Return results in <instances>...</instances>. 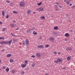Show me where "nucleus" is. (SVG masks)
I'll use <instances>...</instances> for the list:
<instances>
[{"mask_svg":"<svg viewBox=\"0 0 75 75\" xmlns=\"http://www.w3.org/2000/svg\"><path fill=\"white\" fill-rule=\"evenodd\" d=\"M23 44H22V46L24 47V46L25 45V44H26V45H28L29 41H28V39H26L25 42L23 40Z\"/></svg>","mask_w":75,"mask_h":75,"instance_id":"2","label":"nucleus"},{"mask_svg":"<svg viewBox=\"0 0 75 75\" xmlns=\"http://www.w3.org/2000/svg\"><path fill=\"white\" fill-rule=\"evenodd\" d=\"M20 5L21 7H24L25 6V3L23 2H21L20 4Z\"/></svg>","mask_w":75,"mask_h":75,"instance_id":"3","label":"nucleus"},{"mask_svg":"<svg viewBox=\"0 0 75 75\" xmlns=\"http://www.w3.org/2000/svg\"><path fill=\"white\" fill-rule=\"evenodd\" d=\"M15 72V70H13L11 72L13 74Z\"/></svg>","mask_w":75,"mask_h":75,"instance_id":"24","label":"nucleus"},{"mask_svg":"<svg viewBox=\"0 0 75 75\" xmlns=\"http://www.w3.org/2000/svg\"><path fill=\"white\" fill-rule=\"evenodd\" d=\"M70 59V57L68 56L67 58V60H69V59Z\"/></svg>","mask_w":75,"mask_h":75,"instance_id":"27","label":"nucleus"},{"mask_svg":"<svg viewBox=\"0 0 75 75\" xmlns=\"http://www.w3.org/2000/svg\"><path fill=\"white\" fill-rule=\"evenodd\" d=\"M13 42H17V40L14 39L13 40Z\"/></svg>","mask_w":75,"mask_h":75,"instance_id":"20","label":"nucleus"},{"mask_svg":"<svg viewBox=\"0 0 75 75\" xmlns=\"http://www.w3.org/2000/svg\"><path fill=\"white\" fill-rule=\"evenodd\" d=\"M33 34L34 35H37V32H35V33H33Z\"/></svg>","mask_w":75,"mask_h":75,"instance_id":"32","label":"nucleus"},{"mask_svg":"<svg viewBox=\"0 0 75 75\" xmlns=\"http://www.w3.org/2000/svg\"><path fill=\"white\" fill-rule=\"evenodd\" d=\"M10 34L11 35H12V36H14V35H13V34L12 33H11Z\"/></svg>","mask_w":75,"mask_h":75,"instance_id":"40","label":"nucleus"},{"mask_svg":"<svg viewBox=\"0 0 75 75\" xmlns=\"http://www.w3.org/2000/svg\"><path fill=\"white\" fill-rule=\"evenodd\" d=\"M54 63H55V64H58V62L57 61V60H54Z\"/></svg>","mask_w":75,"mask_h":75,"instance_id":"21","label":"nucleus"},{"mask_svg":"<svg viewBox=\"0 0 75 75\" xmlns=\"http://www.w3.org/2000/svg\"><path fill=\"white\" fill-rule=\"evenodd\" d=\"M40 39H42V36H41L40 37Z\"/></svg>","mask_w":75,"mask_h":75,"instance_id":"47","label":"nucleus"},{"mask_svg":"<svg viewBox=\"0 0 75 75\" xmlns=\"http://www.w3.org/2000/svg\"><path fill=\"white\" fill-rule=\"evenodd\" d=\"M38 48H44V45H38L37 46Z\"/></svg>","mask_w":75,"mask_h":75,"instance_id":"4","label":"nucleus"},{"mask_svg":"<svg viewBox=\"0 0 75 75\" xmlns=\"http://www.w3.org/2000/svg\"><path fill=\"white\" fill-rule=\"evenodd\" d=\"M18 28H17V29H16V30H18Z\"/></svg>","mask_w":75,"mask_h":75,"instance_id":"57","label":"nucleus"},{"mask_svg":"<svg viewBox=\"0 0 75 75\" xmlns=\"http://www.w3.org/2000/svg\"><path fill=\"white\" fill-rule=\"evenodd\" d=\"M63 69H65V68H64Z\"/></svg>","mask_w":75,"mask_h":75,"instance_id":"64","label":"nucleus"},{"mask_svg":"<svg viewBox=\"0 0 75 75\" xmlns=\"http://www.w3.org/2000/svg\"><path fill=\"white\" fill-rule=\"evenodd\" d=\"M31 57L32 58H34V57H35V55H33L31 56Z\"/></svg>","mask_w":75,"mask_h":75,"instance_id":"36","label":"nucleus"},{"mask_svg":"<svg viewBox=\"0 0 75 75\" xmlns=\"http://www.w3.org/2000/svg\"><path fill=\"white\" fill-rule=\"evenodd\" d=\"M57 61L58 62H58H62V60H61V59H60L59 58L58 59H57Z\"/></svg>","mask_w":75,"mask_h":75,"instance_id":"10","label":"nucleus"},{"mask_svg":"<svg viewBox=\"0 0 75 75\" xmlns=\"http://www.w3.org/2000/svg\"><path fill=\"white\" fill-rule=\"evenodd\" d=\"M37 10H38V8H37Z\"/></svg>","mask_w":75,"mask_h":75,"instance_id":"61","label":"nucleus"},{"mask_svg":"<svg viewBox=\"0 0 75 75\" xmlns=\"http://www.w3.org/2000/svg\"><path fill=\"white\" fill-rule=\"evenodd\" d=\"M6 28H4L2 30L3 31H6Z\"/></svg>","mask_w":75,"mask_h":75,"instance_id":"31","label":"nucleus"},{"mask_svg":"<svg viewBox=\"0 0 75 75\" xmlns=\"http://www.w3.org/2000/svg\"><path fill=\"white\" fill-rule=\"evenodd\" d=\"M72 4H70V6H72Z\"/></svg>","mask_w":75,"mask_h":75,"instance_id":"53","label":"nucleus"},{"mask_svg":"<svg viewBox=\"0 0 75 75\" xmlns=\"http://www.w3.org/2000/svg\"><path fill=\"white\" fill-rule=\"evenodd\" d=\"M11 27H14V25L13 24L11 25Z\"/></svg>","mask_w":75,"mask_h":75,"instance_id":"30","label":"nucleus"},{"mask_svg":"<svg viewBox=\"0 0 75 75\" xmlns=\"http://www.w3.org/2000/svg\"><path fill=\"white\" fill-rule=\"evenodd\" d=\"M35 28H34V27H33V29H32L31 30H34V29Z\"/></svg>","mask_w":75,"mask_h":75,"instance_id":"48","label":"nucleus"},{"mask_svg":"<svg viewBox=\"0 0 75 75\" xmlns=\"http://www.w3.org/2000/svg\"><path fill=\"white\" fill-rule=\"evenodd\" d=\"M39 10L40 11H44V8L42 7H40L39 8Z\"/></svg>","mask_w":75,"mask_h":75,"instance_id":"12","label":"nucleus"},{"mask_svg":"<svg viewBox=\"0 0 75 75\" xmlns=\"http://www.w3.org/2000/svg\"><path fill=\"white\" fill-rule=\"evenodd\" d=\"M2 24V22H0V24Z\"/></svg>","mask_w":75,"mask_h":75,"instance_id":"54","label":"nucleus"},{"mask_svg":"<svg viewBox=\"0 0 75 75\" xmlns=\"http://www.w3.org/2000/svg\"><path fill=\"white\" fill-rule=\"evenodd\" d=\"M12 41H13V40L11 39V40L8 41V42H5V41H2L1 42H0V44L3 45L4 44H9V45H11V42H12Z\"/></svg>","mask_w":75,"mask_h":75,"instance_id":"1","label":"nucleus"},{"mask_svg":"<svg viewBox=\"0 0 75 75\" xmlns=\"http://www.w3.org/2000/svg\"><path fill=\"white\" fill-rule=\"evenodd\" d=\"M53 53L54 54H55V55H56L57 54V52H53Z\"/></svg>","mask_w":75,"mask_h":75,"instance_id":"33","label":"nucleus"},{"mask_svg":"<svg viewBox=\"0 0 75 75\" xmlns=\"http://www.w3.org/2000/svg\"><path fill=\"white\" fill-rule=\"evenodd\" d=\"M26 13L27 14H29L30 13H31V10H28L26 12Z\"/></svg>","mask_w":75,"mask_h":75,"instance_id":"16","label":"nucleus"},{"mask_svg":"<svg viewBox=\"0 0 75 75\" xmlns=\"http://www.w3.org/2000/svg\"><path fill=\"white\" fill-rule=\"evenodd\" d=\"M59 3H58L57 2H56L55 4H57V5H59Z\"/></svg>","mask_w":75,"mask_h":75,"instance_id":"29","label":"nucleus"},{"mask_svg":"<svg viewBox=\"0 0 75 75\" xmlns=\"http://www.w3.org/2000/svg\"><path fill=\"white\" fill-rule=\"evenodd\" d=\"M59 6V7L60 8H62V6Z\"/></svg>","mask_w":75,"mask_h":75,"instance_id":"45","label":"nucleus"},{"mask_svg":"<svg viewBox=\"0 0 75 75\" xmlns=\"http://www.w3.org/2000/svg\"><path fill=\"white\" fill-rule=\"evenodd\" d=\"M54 30H58V27L57 26L54 27Z\"/></svg>","mask_w":75,"mask_h":75,"instance_id":"18","label":"nucleus"},{"mask_svg":"<svg viewBox=\"0 0 75 75\" xmlns=\"http://www.w3.org/2000/svg\"><path fill=\"white\" fill-rule=\"evenodd\" d=\"M13 13H15L16 14L17 13V11H13Z\"/></svg>","mask_w":75,"mask_h":75,"instance_id":"38","label":"nucleus"},{"mask_svg":"<svg viewBox=\"0 0 75 75\" xmlns=\"http://www.w3.org/2000/svg\"><path fill=\"white\" fill-rule=\"evenodd\" d=\"M45 75H49L48 74V73H46L45 74Z\"/></svg>","mask_w":75,"mask_h":75,"instance_id":"49","label":"nucleus"},{"mask_svg":"<svg viewBox=\"0 0 75 75\" xmlns=\"http://www.w3.org/2000/svg\"><path fill=\"white\" fill-rule=\"evenodd\" d=\"M71 32H72V30L70 31Z\"/></svg>","mask_w":75,"mask_h":75,"instance_id":"63","label":"nucleus"},{"mask_svg":"<svg viewBox=\"0 0 75 75\" xmlns=\"http://www.w3.org/2000/svg\"><path fill=\"white\" fill-rule=\"evenodd\" d=\"M36 56L38 57H40V56H41V55L40 54V53H38L36 54Z\"/></svg>","mask_w":75,"mask_h":75,"instance_id":"14","label":"nucleus"},{"mask_svg":"<svg viewBox=\"0 0 75 75\" xmlns=\"http://www.w3.org/2000/svg\"><path fill=\"white\" fill-rule=\"evenodd\" d=\"M5 13V11L3 10L2 11V16H4L5 15V13Z\"/></svg>","mask_w":75,"mask_h":75,"instance_id":"9","label":"nucleus"},{"mask_svg":"<svg viewBox=\"0 0 75 75\" xmlns=\"http://www.w3.org/2000/svg\"><path fill=\"white\" fill-rule=\"evenodd\" d=\"M10 62H11V63L14 62V60H13L12 59H11L10 60Z\"/></svg>","mask_w":75,"mask_h":75,"instance_id":"13","label":"nucleus"},{"mask_svg":"<svg viewBox=\"0 0 75 75\" xmlns=\"http://www.w3.org/2000/svg\"><path fill=\"white\" fill-rule=\"evenodd\" d=\"M5 70L6 71H7V72H8L9 71V68H7Z\"/></svg>","mask_w":75,"mask_h":75,"instance_id":"19","label":"nucleus"},{"mask_svg":"<svg viewBox=\"0 0 75 75\" xmlns=\"http://www.w3.org/2000/svg\"><path fill=\"white\" fill-rule=\"evenodd\" d=\"M2 39H3V40H4V38H2Z\"/></svg>","mask_w":75,"mask_h":75,"instance_id":"58","label":"nucleus"},{"mask_svg":"<svg viewBox=\"0 0 75 75\" xmlns=\"http://www.w3.org/2000/svg\"><path fill=\"white\" fill-rule=\"evenodd\" d=\"M35 64L33 63L32 65V67H33V68H34V67H35Z\"/></svg>","mask_w":75,"mask_h":75,"instance_id":"17","label":"nucleus"},{"mask_svg":"<svg viewBox=\"0 0 75 75\" xmlns=\"http://www.w3.org/2000/svg\"><path fill=\"white\" fill-rule=\"evenodd\" d=\"M1 60L0 59V63L1 62Z\"/></svg>","mask_w":75,"mask_h":75,"instance_id":"62","label":"nucleus"},{"mask_svg":"<svg viewBox=\"0 0 75 75\" xmlns=\"http://www.w3.org/2000/svg\"><path fill=\"white\" fill-rule=\"evenodd\" d=\"M11 57V54H8L7 55V58H8L9 57Z\"/></svg>","mask_w":75,"mask_h":75,"instance_id":"15","label":"nucleus"},{"mask_svg":"<svg viewBox=\"0 0 75 75\" xmlns=\"http://www.w3.org/2000/svg\"><path fill=\"white\" fill-rule=\"evenodd\" d=\"M52 34H54V35H55L57 34V33L56 32H52Z\"/></svg>","mask_w":75,"mask_h":75,"instance_id":"25","label":"nucleus"},{"mask_svg":"<svg viewBox=\"0 0 75 75\" xmlns=\"http://www.w3.org/2000/svg\"><path fill=\"white\" fill-rule=\"evenodd\" d=\"M57 54H61V53H60V52H58L57 53Z\"/></svg>","mask_w":75,"mask_h":75,"instance_id":"50","label":"nucleus"},{"mask_svg":"<svg viewBox=\"0 0 75 75\" xmlns=\"http://www.w3.org/2000/svg\"><path fill=\"white\" fill-rule=\"evenodd\" d=\"M66 50H67V51H71L72 50V49H71V47H68L66 48Z\"/></svg>","mask_w":75,"mask_h":75,"instance_id":"5","label":"nucleus"},{"mask_svg":"<svg viewBox=\"0 0 75 75\" xmlns=\"http://www.w3.org/2000/svg\"><path fill=\"white\" fill-rule=\"evenodd\" d=\"M64 2H65V3H67V0H64Z\"/></svg>","mask_w":75,"mask_h":75,"instance_id":"39","label":"nucleus"},{"mask_svg":"<svg viewBox=\"0 0 75 75\" xmlns=\"http://www.w3.org/2000/svg\"><path fill=\"white\" fill-rule=\"evenodd\" d=\"M7 3H10V1H6Z\"/></svg>","mask_w":75,"mask_h":75,"instance_id":"41","label":"nucleus"},{"mask_svg":"<svg viewBox=\"0 0 75 75\" xmlns=\"http://www.w3.org/2000/svg\"><path fill=\"white\" fill-rule=\"evenodd\" d=\"M25 63H28V62H27V61L26 60H25Z\"/></svg>","mask_w":75,"mask_h":75,"instance_id":"44","label":"nucleus"},{"mask_svg":"<svg viewBox=\"0 0 75 75\" xmlns=\"http://www.w3.org/2000/svg\"><path fill=\"white\" fill-rule=\"evenodd\" d=\"M41 18H42V19H45V17L44 16H42L40 17Z\"/></svg>","mask_w":75,"mask_h":75,"instance_id":"26","label":"nucleus"},{"mask_svg":"<svg viewBox=\"0 0 75 75\" xmlns=\"http://www.w3.org/2000/svg\"><path fill=\"white\" fill-rule=\"evenodd\" d=\"M5 68H6V67H4V66H3L2 67L3 69H5Z\"/></svg>","mask_w":75,"mask_h":75,"instance_id":"34","label":"nucleus"},{"mask_svg":"<svg viewBox=\"0 0 75 75\" xmlns=\"http://www.w3.org/2000/svg\"><path fill=\"white\" fill-rule=\"evenodd\" d=\"M2 52H4V49H3L2 50Z\"/></svg>","mask_w":75,"mask_h":75,"instance_id":"46","label":"nucleus"},{"mask_svg":"<svg viewBox=\"0 0 75 75\" xmlns=\"http://www.w3.org/2000/svg\"><path fill=\"white\" fill-rule=\"evenodd\" d=\"M29 69V68H27L26 69Z\"/></svg>","mask_w":75,"mask_h":75,"instance_id":"60","label":"nucleus"},{"mask_svg":"<svg viewBox=\"0 0 75 75\" xmlns=\"http://www.w3.org/2000/svg\"><path fill=\"white\" fill-rule=\"evenodd\" d=\"M65 41H67V39H65Z\"/></svg>","mask_w":75,"mask_h":75,"instance_id":"51","label":"nucleus"},{"mask_svg":"<svg viewBox=\"0 0 75 75\" xmlns=\"http://www.w3.org/2000/svg\"><path fill=\"white\" fill-rule=\"evenodd\" d=\"M58 10V9H56V11H57V10Z\"/></svg>","mask_w":75,"mask_h":75,"instance_id":"56","label":"nucleus"},{"mask_svg":"<svg viewBox=\"0 0 75 75\" xmlns=\"http://www.w3.org/2000/svg\"><path fill=\"white\" fill-rule=\"evenodd\" d=\"M2 37H0V40H1L2 39Z\"/></svg>","mask_w":75,"mask_h":75,"instance_id":"55","label":"nucleus"},{"mask_svg":"<svg viewBox=\"0 0 75 75\" xmlns=\"http://www.w3.org/2000/svg\"><path fill=\"white\" fill-rule=\"evenodd\" d=\"M66 16L67 17H68V14H66Z\"/></svg>","mask_w":75,"mask_h":75,"instance_id":"42","label":"nucleus"},{"mask_svg":"<svg viewBox=\"0 0 75 75\" xmlns=\"http://www.w3.org/2000/svg\"><path fill=\"white\" fill-rule=\"evenodd\" d=\"M65 36L66 37H69V35L68 33H66L65 35Z\"/></svg>","mask_w":75,"mask_h":75,"instance_id":"7","label":"nucleus"},{"mask_svg":"<svg viewBox=\"0 0 75 75\" xmlns=\"http://www.w3.org/2000/svg\"><path fill=\"white\" fill-rule=\"evenodd\" d=\"M13 23H16V21H13Z\"/></svg>","mask_w":75,"mask_h":75,"instance_id":"52","label":"nucleus"},{"mask_svg":"<svg viewBox=\"0 0 75 75\" xmlns=\"http://www.w3.org/2000/svg\"><path fill=\"white\" fill-rule=\"evenodd\" d=\"M42 2H40L38 4V6H40V5H41V4H42Z\"/></svg>","mask_w":75,"mask_h":75,"instance_id":"23","label":"nucleus"},{"mask_svg":"<svg viewBox=\"0 0 75 75\" xmlns=\"http://www.w3.org/2000/svg\"><path fill=\"white\" fill-rule=\"evenodd\" d=\"M55 39V38L52 37H50L49 38V40H50V41H53V40H54Z\"/></svg>","mask_w":75,"mask_h":75,"instance_id":"6","label":"nucleus"},{"mask_svg":"<svg viewBox=\"0 0 75 75\" xmlns=\"http://www.w3.org/2000/svg\"><path fill=\"white\" fill-rule=\"evenodd\" d=\"M33 13H35V14L36 12H33Z\"/></svg>","mask_w":75,"mask_h":75,"instance_id":"59","label":"nucleus"},{"mask_svg":"<svg viewBox=\"0 0 75 75\" xmlns=\"http://www.w3.org/2000/svg\"><path fill=\"white\" fill-rule=\"evenodd\" d=\"M67 4L68 5L69 4V2H68V1H67Z\"/></svg>","mask_w":75,"mask_h":75,"instance_id":"35","label":"nucleus"},{"mask_svg":"<svg viewBox=\"0 0 75 75\" xmlns=\"http://www.w3.org/2000/svg\"><path fill=\"white\" fill-rule=\"evenodd\" d=\"M28 30H27L26 31V33H30L31 32V29H28Z\"/></svg>","mask_w":75,"mask_h":75,"instance_id":"11","label":"nucleus"},{"mask_svg":"<svg viewBox=\"0 0 75 75\" xmlns=\"http://www.w3.org/2000/svg\"><path fill=\"white\" fill-rule=\"evenodd\" d=\"M8 17H9V16L8 15H7L6 16V18H8Z\"/></svg>","mask_w":75,"mask_h":75,"instance_id":"28","label":"nucleus"},{"mask_svg":"<svg viewBox=\"0 0 75 75\" xmlns=\"http://www.w3.org/2000/svg\"><path fill=\"white\" fill-rule=\"evenodd\" d=\"M21 67H22V68H25V67H26V64H22L21 65Z\"/></svg>","mask_w":75,"mask_h":75,"instance_id":"8","label":"nucleus"},{"mask_svg":"<svg viewBox=\"0 0 75 75\" xmlns=\"http://www.w3.org/2000/svg\"><path fill=\"white\" fill-rule=\"evenodd\" d=\"M45 47H49V45H45Z\"/></svg>","mask_w":75,"mask_h":75,"instance_id":"37","label":"nucleus"},{"mask_svg":"<svg viewBox=\"0 0 75 75\" xmlns=\"http://www.w3.org/2000/svg\"><path fill=\"white\" fill-rule=\"evenodd\" d=\"M55 7H56V8H58V6L57 5H55L54 6Z\"/></svg>","mask_w":75,"mask_h":75,"instance_id":"43","label":"nucleus"},{"mask_svg":"<svg viewBox=\"0 0 75 75\" xmlns=\"http://www.w3.org/2000/svg\"><path fill=\"white\" fill-rule=\"evenodd\" d=\"M21 73L22 74V75H24V74H25V72L24 71H22L21 72Z\"/></svg>","mask_w":75,"mask_h":75,"instance_id":"22","label":"nucleus"}]
</instances>
